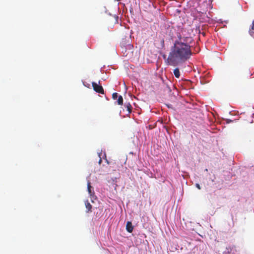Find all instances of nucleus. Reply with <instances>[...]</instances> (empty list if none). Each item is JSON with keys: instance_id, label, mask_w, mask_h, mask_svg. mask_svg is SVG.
I'll return each mask as SVG.
<instances>
[{"instance_id": "1", "label": "nucleus", "mask_w": 254, "mask_h": 254, "mask_svg": "<svg viewBox=\"0 0 254 254\" xmlns=\"http://www.w3.org/2000/svg\"><path fill=\"white\" fill-rule=\"evenodd\" d=\"M179 39L175 41L174 46L171 47V51L166 60V63L174 66L184 63L189 60L192 54L190 46L188 41V37H179Z\"/></svg>"}, {"instance_id": "2", "label": "nucleus", "mask_w": 254, "mask_h": 254, "mask_svg": "<svg viewBox=\"0 0 254 254\" xmlns=\"http://www.w3.org/2000/svg\"><path fill=\"white\" fill-rule=\"evenodd\" d=\"M94 90L97 93L103 94L104 93V89L101 85H100L95 82L92 83Z\"/></svg>"}, {"instance_id": "3", "label": "nucleus", "mask_w": 254, "mask_h": 254, "mask_svg": "<svg viewBox=\"0 0 254 254\" xmlns=\"http://www.w3.org/2000/svg\"><path fill=\"white\" fill-rule=\"evenodd\" d=\"M133 227L130 221H127L126 225V230L129 233H131L133 231Z\"/></svg>"}, {"instance_id": "4", "label": "nucleus", "mask_w": 254, "mask_h": 254, "mask_svg": "<svg viewBox=\"0 0 254 254\" xmlns=\"http://www.w3.org/2000/svg\"><path fill=\"white\" fill-rule=\"evenodd\" d=\"M92 187L91 186V183L89 181H88L87 183V190L90 196H93L94 194V191L92 190Z\"/></svg>"}, {"instance_id": "5", "label": "nucleus", "mask_w": 254, "mask_h": 254, "mask_svg": "<svg viewBox=\"0 0 254 254\" xmlns=\"http://www.w3.org/2000/svg\"><path fill=\"white\" fill-rule=\"evenodd\" d=\"M85 205L86 208V212L87 213H89L90 212H91V209L92 208V205L90 203V202L88 201V200H86L85 201Z\"/></svg>"}, {"instance_id": "6", "label": "nucleus", "mask_w": 254, "mask_h": 254, "mask_svg": "<svg viewBox=\"0 0 254 254\" xmlns=\"http://www.w3.org/2000/svg\"><path fill=\"white\" fill-rule=\"evenodd\" d=\"M174 74L175 75V76L176 77V78H179L180 76V70H179V69L178 68H176L174 70Z\"/></svg>"}, {"instance_id": "7", "label": "nucleus", "mask_w": 254, "mask_h": 254, "mask_svg": "<svg viewBox=\"0 0 254 254\" xmlns=\"http://www.w3.org/2000/svg\"><path fill=\"white\" fill-rule=\"evenodd\" d=\"M125 106L127 109V111H128V114L131 113L132 107L130 103H128L127 104H126Z\"/></svg>"}, {"instance_id": "8", "label": "nucleus", "mask_w": 254, "mask_h": 254, "mask_svg": "<svg viewBox=\"0 0 254 254\" xmlns=\"http://www.w3.org/2000/svg\"><path fill=\"white\" fill-rule=\"evenodd\" d=\"M117 102L120 105H122L123 104V98L121 95L118 96Z\"/></svg>"}, {"instance_id": "9", "label": "nucleus", "mask_w": 254, "mask_h": 254, "mask_svg": "<svg viewBox=\"0 0 254 254\" xmlns=\"http://www.w3.org/2000/svg\"><path fill=\"white\" fill-rule=\"evenodd\" d=\"M118 94L117 93H114L112 94V98L114 100H116L118 97Z\"/></svg>"}, {"instance_id": "10", "label": "nucleus", "mask_w": 254, "mask_h": 254, "mask_svg": "<svg viewBox=\"0 0 254 254\" xmlns=\"http://www.w3.org/2000/svg\"><path fill=\"white\" fill-rule=\"evenodd\" d=\"M195 186H196V187L198 189H199V190H200V189H201V187H200V185H199L198 184H195Z\"/></svg>"}, {"instance_id": "11", "label": "nucleus", "mask_w": 254, "mask_h": 254, "mask_svg": "<svg viewBox=\"0 0 254 254\" xmlns=\"http://www.w3.org/2000/svg\"><path fill=\"white\" fill-rule=\"evenodd\" d=\"M251 29L252 30H254V20H253V21L252 22V25Z\"/></svg>"}, {"instance_id": "12", "label": "nucleus", "mask_w": 254, "mask_h": 254, "mask_svg": "<svg viewBox=\"0 0 254 254\" xmlns=\"http://www.w3.org/2000/svg\"><path fill=\"white\" fill-rule=\"evenodd\" d=\"M99 157H100V159H99V160L98 161V163L99 164H100L101 163V162H102V159H101V158L100 157V154H99Z\"/></svg>"}, {"instance_id": "13", "label": "nucleus", "mask_w": 254, "mask_h": 254, "mask_svg": "<svg viewBox=\"0 0 254 254\" xmlns=\"http://www.w3.org/2000/svg\"><path fill=\"white\" fill-rule=\"evenodd\" d=\"M162 57H163V59L165 60V62H166V60L167 59V58H166V56L165 55H163L162 56Z\"/></svg>"}, {"instance_id": "14", "label": "nucleus", "mask_w": 254, "mask_h": 254, "mask_svg": "<svg viewBox=\"0 0 254 254\" xmlns=\"http://www.w3.org/2000/svg\"><path fill=\"white\" fill-rule=\"evenodd\" d=\"M251 35H252V36H253V37H254V33H253V34H251Z\"/></svg>"}, {"instance_id": "15", "label": "nucleus", "mask_w": 254, "mask_h": 254, "mask_svg": "<svg viewBox=\"0 0 254 254\" xmlns=\"http://www.w3.org/2000/svg\"><path fill=\"white\" fill-rule=\"evenodd\" d=\"M164 39H162V43H163V44H164Z\"/></svg>"}]
</instances>
